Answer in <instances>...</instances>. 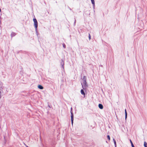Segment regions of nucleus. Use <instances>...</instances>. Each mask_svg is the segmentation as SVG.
Instances as JSON below:
<instances>
[{"label":"nucleus","instance_id":"obj_5","mask_svg":"<svg viewBox=\"0 0 147 147\" xmlns=\"http://www.w3.org/2000/svg\"><path fill=\"white\" fill-rule=\"evenodd\" d=\"M98 107L100 109H102L103 108V106L101 104H99Z\"/></svg>","mask_w":147,"mask_h":147},{"label":"nucleus","instance_id":"obj_11","mask_svg":"<svg viewBox=\"0 0 147 147\" xmlns=\"http://www.w3.org/2000/svg\"><path fill=\"white\" fill-rule=\"evenodd\" d=\"M113 141L114 142V143L115 147H116V141H115V140L114 139V138L113 139Z\"/></svg>","mask_w":147,"mask_h":147},{"label":"nucleus","instance_id":"obj_12","mask_svg":"<svg viewBox=\"0 0 147 147\" xmlns=\"http://www.w3.org/2000/svg\"><path fill=\"white\" fill-rule=\"evenodd\" d=\"M130 140V143L131 144V145L132 146V147H134V146L131 140Z\"/></svg>","mask_w":147,"mask_h":147},{"label":"nucleus","instance_id":"obj_13","mask_svg":"<svg viewBox=\"0 0 147 147\" xmlns=\"http://www.w3.org/2000/svg\"><path fill=\"white\" fill-rule=\"evenodd\" d=\"M144 147H147V143L145 142H144Z\"/></svg>","mask_w":147,"mask_h":147},{"label":"nucleus","instance_id":"obj_21","mask_svg":"<svg viewBox=\"0 0 147 147\" xmlns=\"http://www.w3.org/2000/svg\"><path fill=\"white\" fill-rule=\"evenodd\" d=\"M70 10H71V8H69Z\"/></svg>","mask_w":147,"mask_h":147},{"label":"nucleus","instance_id":"obj_7","mask_svg":"<svg viewBox=\"0 0 147 147\" xmlns=\"http://www.w3.org/2000/svg\"><path fill=\"white\" fill-rule=\"evenodd\" d=\"M16 35V34L14 32H12L11 34V37H12L14 36H15Z\"/></svg>","mask_w":147,"mask_h":147},{"label":"nucleus","instance_id":"obj_8","mask_svg":"<svg viewBox=\"0 0 147 147\" xmlns=\"http://www.w3.org/2000/svg\"><path fill=\"white\" fill-rule=\"evenodd\" d=\"M81 93L82 94L85 95V93L83 89L81 90Z\"/></svg>","mask_w":147,"mask_h":147},{"label":"nucleus","instance_id":"obj_4","mask_svg":"<svg viewBox=\"0 0 147 147\" xmlns=\"http://www.w3.org/2000/svg\"><path fill=\"white\" fill-rule=\"evenodd\" d=\"M61 67L62 68L63 70H64V61L62 60H61Z\"/></svg>","mask_w":147,"mask_h":147},{"label":"nucleus","instance_id":"obj_17","mask_svg":"<svg viewBox=\"0 0 147 147\" xmlns=\"http://www.w3.org/2000/svg\"><path fill=\"white\" fill-rule=\"evenodd\" d=\"M107 138H110V136L109 135H107Z\"/></svg>","mask_w":147,"mask_h":147},{"label":"nucleus","instance_id":"obj_3","mask_svg":"<svg viewBox=\"0 0 147 147\" xmlns=\"http://www.w3.org/2000/svg\"><path fill=\"white\" fill-rule=\"evenodd\" d=\"M70 113L71 114V121L72 125L74 121V114L72 112V108L71 107L70 109Z\"/></svg>","mask_w":147,"mask_h":147},{"label":"nucleus","instance_id":"obj_2","mask_svg":"<svg viewBox=\"0 0 147 147\" xmlns=\"http://www.w3.org/2000/svg\"><path fill=\"white\" fill-rule=\"evenodd\" d=\"M33 21L34 22V25L35 28V30L36 31L37 30V28L38 27V22L37 20L35 18H34Z\"/></svg>","mask_w":147,"mask_h":147},{"label":"nucleus","instance_id":"obj_1","mask_svg":"<svg viewBox=\"0 0 147 147\" xmlns=\"http://www.w3.org/2000/svg\"><path fill=\"white\" fill-rule=\"evenodd\" d=\"M82 82L81 83V84L84 90L88 86V84L86 82V76H84L82 78Z\"/></svg>","mask_w":147,"mask_h":147},{"label":"nucleus","instance_id":"obj_20","mask_svg":"<svg viewBox=\"0 0 147 147\" xmlns=\"http://www.w3.org/2000/svg\"><path fill=\"white\" fill-rule=\"evenodd\" d=\"M108 139H109V140H110V138H108Z\"/></svg>","mask_w":147,"mask_h":147},{"label":"nucleus","instance_id":"obj_16","mask_svg":"<svg viewBox=\"0 0 147 147\" xmlns=\"http://www.w3.org/2000/svg\"><path fill=\"white\" fill-rule=\"evenodd\" d=\"M76 19H75V21H74V26L75 25L76 23Z\"/></svg>","mask_w":147,"mask_h":147},{"label":"nucleus","instance_id":"obj_14","mask_svg":"<svg viewBox=\"0 0 147 147\" xmlns=\"http://www.w3.org/2000/svg\"><path fill=\"white\" fill-rule=\"evenodd\" d=\"M63 47L64 48H66V45L64 43L63 44Z\"/></svg>","mask_w":147,"mask_h":147},{"label":"nucleus","instance_id":"obj_6","mask_svg":"<svg viewBox=\"0 0 147 147\" xmlns=\"http://www.w3.org/2000/svg\"><path fill=\"white\" fill-rule=\"evenodd\" d=\"M92 3L93 5V8L95 7V2L94 0H91Z\"/></svg>","mask_w":147,"mask_h":147},{"label":"nucleus","instance_id":"obj_15","mask_svg":"<svg viewBox=\"0 0 147 147\" xmlns=\"http://www.w3.org/2000/svg\"><path fill=\"white\" fill-rule=\"evenodd\" d=\"M89 40H90L91 39V36L90 33L89 34V36H88Z\"/></svg>","mask_w":147,"mask_h":147},{"label":"nucleus","instance_id":"obj_19","mask_svg":"<svg viewBox=\"0 0 147 147\" xmlns=\"http://www.w3.org/2000/svg\"><path fill=\"white\" fill-rule=\"evenodd\" d=\"M48 106H49V107H50V106H49V105H48Z\"/></svg>","mask_w":147,"mask_h":147},{"label":"nucleus","instance_id":"obj_9","mask_svg":"<svg viewBox=\"0 0 147 147\" xmlns=\"http://www.w3.org/2000/svg\"><path fill=\"white\" fill-rule=\"evenodd\" d=\"M38 88H39V89H40L41 90H42L43 88V87L41 85H39L38 86Z\"/></svg>","mask_w":147,"mask_h":147},{"label":"nucleus","instance_id":"obj_18","mask_svg":"<svg viewBox=\"0 0 147 147\" xmlns=\"http://www.w3.org/2000/svg\"><path fill=\"white\" fill-rule=\"evenodd\" d=\"M25 144V145L26 146V147H28L25 144Z\"/></svg>","mask_w":147,"mask_h":147},{"label":"nucleus","instance_id":"obj_10","mask_svg":"<svg viewBox=\"0 0 147 147\" xmlns=\"http://www.w3.org/2000/svg\"><path fill=\"white\" fill-rule=\"evenodd\" d=\"M125 119L126 120L127 117V113L126 109L125 110Z\"/></svg>","mask_w":147,"mask_h":147}]
</instances>
